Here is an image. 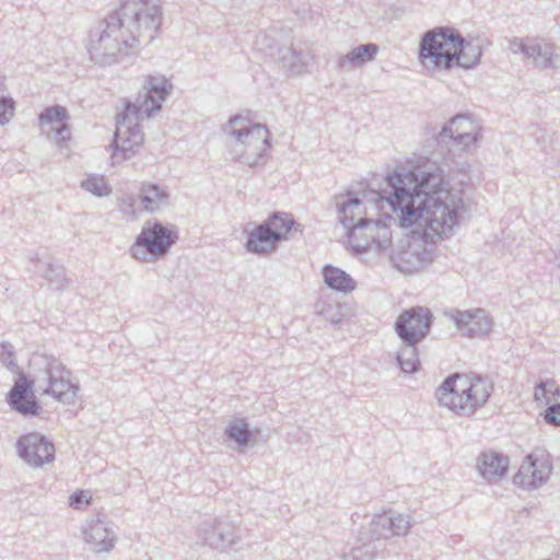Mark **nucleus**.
I'll return each mask as SVG.
<instances>
[{
  "mask_svg": "<svg viewBox=\"0 0 560 560\" xmlns=\"http://www.w3.org/2000/svg\"><path fill=\"white\" fill-rule=\"evenodd\" d=\"M139 199L142 210L155 212L167 202L168 194L155 184H148L141 187Z\"/></svg>",
  "mask_w": 560,
  "mask_h": 560,
  "instance_id": "27",
  "label": "nucleus"
},
{
  "mask_svg": "<svg viewBox=\"0 0 560 560\" xmlns=\"http://www.w3.org/2000/svg\"><path fill=\"white\" fill-rule=\"evenodd\" d=\"M510 459L494 450H487L477 456L476 467L479 475L489 483H495L508 472Z\"/></svg>",
  "mask_w": 560,
  "mask_h": 560,
  "instance_id": "20",
  "label": "nucleus"
},
{
  "mask_svg": "<svg viewBox=\"0 0 560 560\" xmlns=\"http://www.w3.org/2000/svg\"><path fill=\"white\" fill-rule=\"evenodd\" d=\"M551 258H549V261H552L557 265V267L560 269V246L556 248L550 249Z\"/></svg>",
  "mask_w": 560,
  "mask_h": 560,
  "instance_id": "44",
  "label": "nucleus"
},
{
  "mask_svg": "<svg viewBox=\"0 0 560 560\" xmlns=\"http://www.w3.org/2000/svg\"><path fill=\"white\" fill-rule=\"evenodd\" d=\"M493 381L479 374H452L435 390L441 406L459 417H472L489 400Z\"/></svg>",
  "mask_w": 560,
  "mask_h": 560,
  "instance_id": "4",
  "label": "nucleus"
},
{
  "mask_svg": "<svg viewBox=\"0 0 560 560\" xmlns=\"http://www.w3.org/2000/svg\"><path fill=\"white\" fill-rule=\"evenodd\" d=\"M118 210L129 217L137 215L136 198L132 195H124L118 202Z\"/></svg>",
  "mask_w": 560,
  "mask_h": 560,
  "instance_id": "38",
  "label": "nucleus"
},
{
  "mask_svg": "<svg viewBox=\"0 0 560 560\" xmlns=\"http://www.w3.org/2000/svg\"><path fill=\"white\" fill-rule=\"evenodd\" d=\"M413 525L410 515L389 510L373 516L369 524L370 535L383 542L394 536H406Z\"/></svg>",
  "mask_w": 560,
  "mask_h": 560,
  "instance_id": "18",
  "label": "nucleus"
},
{
  "mask_svg": "<svg viewBox=\"0 0 560 560\" xmlns=\"http://www.w3.org/2000/svg\"><path fill=\"white\" fill-rule=\"evenodd\" d=\"M224 434L228 440L236 443L240 448L248 446L253 436L247 422L243 419L231 421L226 425Z\"/></svg>",
  "mask_w": 560,
  "mask_h": 560,
  "instance_id": "30",
  "label": "nucleus"
},
{
  "mask_svg": "<svg viewBox=\"0 0 560 560\" xmlns=\"http://www.w3.org/2000/svg\"><path fill=\"white\" fill-rule=\"evenodd\" d=\"M431 324V311L424 306H413L397 317L395 331L401 342H421L429 334Z\"/></svg>",
  "mask_w": 560,
  "mask_h": 560,
  "instance_id": "15",
  "label": "nucleus"
},
{
  "mask_svg": "<svg viewBox=\"0 0 560 560\" xmlns=\"http://www.w3.org/2000/svg\"><path fill=\"white\" fill-rule=\"evenodd\" d=\"M544 420L548 424L560 427V404L550 405L544 412Z\"/></svg>",
  "mask_w": 560,
  "mask_h": 560,
  "instance_id": "40",
  "label": "nucleus"
},
{
  "mask_svg": "<svg viewBox=\"0 0 560 560\" xmlns=\"http://www.w3.org/2000/svg\"><path fill=\"white\" fill-rule=\"evenodd\" d=\"M534 399L536 401L545 402L546 405H549L552 401L551 397L547 395L544 381H541L535 386Z\"/></svg>",
  "mask_w": 560,
  "mask_h": 560,
  "instance_id": "42",
  "label": "nucleus"
},
{
  "mask_svg": "<svg viewBox=\"0 0 560 560\" xmlns=\"http://www.w3.org/2000/svg\"><path fill=\"white\" fill-rule=\"evenodd\" d=\"M415 224H417V222ZM418 224L424 228L423 238L425 241L429 240L430 244L428 245L427 243L424 244L422 242L416 241L409 243L406 248H400L390 254L392 264L397 270L401 271L402 273L418 272L421 269H423L428 264H430L433 260L435 240H441L445 236H448L457 226L455 225L452 229V231L447 234L430 235L427 233L429 229L424 224L423 220L418 221Z\"/></svg>",
  "mask_w": 560,
  "mask_h": 560,
  "instance_id": "12",
  "label": "nucleus"
},
{
  "mask_svg": "<svg viewBox=\"0 0 560 560\" xmlns=\"http://www.w3.org/2000/svg\"><path fill=\"white\" fill-rule=\"evenodd\" d=\"M445 315L455 324L462 335L469 338H482L492 330V319L482 308L450 310L445 312Z\"/></svg>",
  "mask_w": 560,
  "mask_h": 560,
  "instance_id": "17",
  "label": "nucleus"
},
{
  "mask_svg": "<svg viewBox=\"0 0 560 560\" xmlns=\"http://www.w3.org/2000/svg\"><path fill=\"white\" fill-rule=\"evenodd\" d=\"M50 132L52 133L51 137L58 144H62L70 139V129L67 122L58 125L57 127H51Z\"/></svg>",
  "mask_w": 560,
  "mask_h": 560,
  "instance_id": "39",
  "label": "nucleus"
},
{
  "mask_svg": "<svg viewBox=\"0 0 560 560\" xmlns=\"http://www.w3.org/2000/svg\"><path fill=\"white\" fill-rule=\"evenodd\" d=\"M454 27L439 26L427 31L420 40L419 59L427 69L450 70L455 66L456 39Z\"/></svg>",
  "mask_w": 560,
  "mask_h": 560,
  "instance_id": "8",
  "label": "nucleus"
},
{
  "mask_svg": "<svg viewBox=\"0 0 560 560\" xmlns=\"http://www.w3.org/2000/svg\"><path fill=\"white\" fill-rule=\"evenodd\" d=\"M456 60L455 66L469 69L479 63L482 47L478 38L466 40L460 33L456 39Z\"/></svg>",
  "mask_w": 560,
  "mask_h": 560,
  "instance_id": "25",
  "label": "nucleus"
},
{
  "mask_svg": "<svg viewBox=\"0 0 560 560\" xmlns=\"http://www.w3.org/2000/svg\"><path fill=\"white\" fill-rule=\"evenodd\" d=\"M10 97L5 84V77L0 74V101Z\"/></svg>",
  "mask_w": 560,
  "mask_h": 560,
  "instance_id": "45",
  "label": "nucleus"
},
{
  "mask_svg": "<svg viewBox=\"0 0 560 560\" xmlns=\"http://www.w3.org/2000/svg\"><path fill=\"white\" fill-rule=\"evenodd\" d=\"M135 49L127 34H124L121 23L114 12L97 22L90 30L88 50L91 59L102 66L118 62L120 57Z\"/></svg>",
  "mask_w": 560,
  "mask_h": 560,
  "instance_id": "7",
  "label": "nucleus"
},
{
  "mask_svg": "<svg viewBox=\"0 0 560 560\" xmlns=\"http://www.w3.org/2000/svg\"><path fill=\"white\" fill-rule=\"evenodd\" d=\"M284 36L280 31L270 30L256 37V46L268 55L282 69L290 74H299L306 66V54L300 44L283 42Z\"/></svg>",
  "mask_w": 560,
  "mask_h": 560,
  "instance_id": "10",
  "label": "nucleus"
},
{
  "mask_svg": "<svg viewBox=\"0 0 560 560\" xmlns=\"http://www.w3.org/2000/svg\"><path fill=\"white\" fill-rule=\"evenodd\" d=\"M173 89L172 83L163 74L148 75L143 84V93L136 100L126 101L124 110L117 114L114 152L112 163H120L132 158L144 141L140 121L160 112L162 103Z\"/></svg>",
  "mask_w": 560,
  "mask_h": 560,
  "instance_id": "3",
  "label": "nucleus"
},
{
  "mask_svg": "<svg viewBox=\"0 0 560 560\" xmlns=\"http://www.w3.org/2000/svg\"><path fill=\"white\" fill-rule=\"evenodd\" d=\"M176 238L162 223H145L130 248L131 256L139 261H155L170 250Z\"/></svg>",
  "mask_w": 560,
  "mask_h": 560,
  "instance_id": "11",
  "label": "nucleus"
},
{
  "mask_svg": "<svg viewBox=\"0 0 560 560\" xmlns=\"http://www.w3.org/2000/svg\"><path fill=\"white\" fill-rule=\"evenodd\" d=\"M418 343L419 342H402L401 348L397 352V362L405 373H415L419 369Z\"/></svg>",
  "mask_w": 560,
  "mask_h": 560,
  "instance_id": "29",
  "label": "nucleus"
},
{
  "mask_svg": "<svg viewBox=\"0 0 560 560\" xmlns=\"http://www.w3.org/2000/svg\"><path fill=\"white\" fill-rule=\"evenodd\" d=\"M527 45H528V38L525 42L522 38L514 37V38L510 39L509 49L513 54H523L525 56L526 55Z\"/></svg>",
  "mask_w": 560,
  "mask_h": 560,
  "instance_id": "41",
  "label": "nucleus"
},
{
  "mask_svg": "<svg viewBox=\"0 0 560 560\" xmlns=\"http://www.w3.org/2000/svg\"><path fill=\"white\" fill-rule=\"evenodd\" d=\"M28 377L20 373L7 395L12 410L22 416H36L40 406L34 390L71 405L75 401L79 385L71 382V371L55 355L42 352L32 354L28 361Z\"/></svg>",
  "mask_w": 560,
  "mask_h": 560,
  "instance_id": "2",
  "label": "nucleus"
},
{
  "mask_svg": "<svg viewBox=\"0 0 560 560\" xmlns=\"http://www.w3.org/2000/svg\"><path fill=\"white\" fill-rule=\"evenodd\" d=\"M280 234L270 231L267 224H258L247 232L245 248L250 254L266 256L277 250Z\"/></svg>",
  "mask_w": 560,
  "mask_h": 560,
  "instance_id": "21",
  "label": "nucleus"
},
{
  "mask_svg": "<svg viewBox=\"0 0 560 560\" xmlns=\"http://www.w3.org/2000/svg\"><path fill=\"white\" fill-rule=\"evenodd\" d=\"M15 103L12 97L0 101V125H5L14 115Z\"/></svg>",
  "mask_w": 560,
  "mask_h": 560,
  "instance_id": "37",
  "label": "nucleus"
},
{
  "mask_svg": "<svg viewBox=\"0 0 560 560\" xmlns=\"http://www.w3.org/2000/svg\"><path fill=\"white\" fill-rule=\"evenodd\" d=\"M377 51L378 46L376 44H361L348 54L340 56L338 58L337 66L342 70H353L357 67H362L366 62L374 60Z\"/></svg>",
  "mask_w": 560,
  "mask_h": 560,
  "instance_id": "23",
  "label": "nucleus"
},
{
  "mask_svg": "<svg viewBox=\"0 0 560 560\" xmlns=\"http://www.w3.org/2000/svg\"><path fill=\"white\" fill-rule=\"evenodd\" d=\"M392 210L401 226H411L423 220L430 235H443L459 224L466 212L462 190L443 183L440 173L418 172L397 167L388 173L378 190H348L337 199L339 221L349 232L359 221L380 217Z\"/></svg>",
  "mask_w": 560,
  "mask_h": 560,
  "instance_id": "1",
  "label": "nucleus"
},
{
  "mask_svg": "<svg viewBox=\"0 0 560 560\" xmlns=\"http://www.w3.org/2000/svg\"><path fill=\"white\" fill-rule=\"evenodd\" d=\"M553 56V47L550 44L540 43L537 39L528 38L525 57L533 60L536 66L549 67Z\"/></svg>",
  "mask_w": 560,
  "mask_h": 560,
  "instance_id": "28",
  "label": "nucleus"
},
{
  "mask_svg": "<svg viewBox=\"0 0 560 560\" xmlns=\"http://www.w3.org/2000/svg\"><path fill=\"white\" fill-rule=\"evenodd\" d=\"M68 118V110L60 105H55L47 107L40 115L39 120L42 124H58L61 125L66 122Z\"/></svg>",
  "mask_w": 560,
  "mask_h": 560,
  "instance_id": "34",
  "label": "nucleus"
},
{
  "mask_svg": "<svg viewBox=\"0 0 560 560\" xmlns=\"http://www.w3.org/2000/svg\"><path fill=\"white\" fill-rule=\"evenodd\" d=\"M552 472L550 454L542 448H536L523 460L518 471L513 477L515 486L524 490H534L547 483Z\"/></svg>",
  "mask_w": 560,
  "mask_h": 560,
  "instance_id": "14",
  "label": "nucleus"
},
{
  "mask_svg": "<svg viewBox=\"0 0 560 560\" xmlns=\"http://www.w3.org/2000/svg\"><path fill=\"white\" fill-rule=\"evenodd\" d=\"M396 219L389 214L372 217V220L359 221L357 226L347 232L348 243L358 254L382 253L392 245L390 224Z\"/></svg>",
  "mask_w": 560,
  "mask_h": 560,
  "instance_id": "9",
  "label": "nucleus"
},
{
  "mask_svg": "<svg viewBox=\"0 0 560 560\" xmlns=\"http://www.w3.org/2000/svg\"><path fill=\"white\" fill-rule=\"evenodd\" d=\"M19 456L34 468L43 467L55 458V446L45 435L31 432L18 439Z\"/></svg>",
  "mask_w": 560,
  "mask_h": 560,
  "instance_id": "16",
  "label": "nucleus"
},
{
  "mask_svg": "<svg viewBox=\"0 0 560 560\" xmlns=\"http://www.w3.org/2000/svg\"><path fill=\"white\" fill-rule=\"evenodd\" d=\"M92 495L86 490H78L69 497V505L75 510H83L89 506Z\"/></svg>",
  "mask_w": 560,
  "mask_h": 560,
  "instance_id": "36",
  "label": "nucleus"
},
{
  "mask_svg": "<svg viewBox=\"0 0 560 560\" xmlns=\"http://www.w3.org/2000/svg\"><path fill=\"white\" fill-rule=\"evenodd\" d=\"M43 277L47 280L48 284L57 290H63L68 284L65 268L55 262H47Z\"/></svg>",
  "mask_w": 560,
  "mask_h": 560,
  "instance_id": "32",
  "label": "nucleus"
},
{
  "mask_svg": "<svg viewBox=\"0 0 560 560\" xmlns=\"http://www.w3.org/2000/svg\"><path fill=\"white\" fill-rule=\"evenodd\" d=\"M84 540L95 553L109 552L116 542V535L101 520H92L83 529Z\"/></svg>",
  "mask_w": 560,
  "mask_h": 560,
  "instance_id": "22",
  "label": "nucleus"
},
{
  "mask_svg": "<svg viewBox=\"0 0 560 560\" xmlns=\"http://www.w3.org/2000/svg\"><path fill=\"white\" fill-rule=\"evenodd\" d=\"M547 395L551 397V400H557L560 396V386L555 380L544 381Z\"/></svg>",
  "mask_w": 560,
  "mask_h": 560,
  "instance_id": "43",
  "label": "nucleus"
},
{
  "mask_svg": "<svg viewBox=\"0 0 560 560\" xmlns=\"http://www.w3.org/2000/svg\"><path fill=\"white\" fill-rule=\"evenodd\" d=\"M81 187L97 197L107 196L112 191L105 178L97 175H91L82 180Z\"/></svg>",
  "mask_w": 560,
  "mask_h": 560,
  "instance_id": "33",
  "label": "nucleus"
},
{
  "mask_svg": "<svg viewBox=\"0 0 560 560\" xmlns=\"http://www.w3.org/2000/svg\"><path fill=\"white\" fill-rule=\"evenodd\" d=\"M329 319L332 322V323H336L339 320V312H335L331 317H329Z\"/></svg>",
  "mask_w": 560,
  "mask_h": 560,
  "instance_id": "46",
  "label": "nucleus"
},
{
  "mask_svg": "<svg viewBox=\"0 0 560 560\" xmlns=\"http://www.w3.org/2000/svg\"><path fill=\"white\" fill-rule=\"evenodd\" d=\"M384 550V542L370 535V529L361 532L359 545L349 553L343 555L345 560H373Z\"/></svg>",
  "mask_w": 560,
  "mask_h": 560,
  "instance_id": "24",
  "label": "nucleus"
},
{
  "mask_svg": "<svg viewBox=\"0 0 560 560\" xmlns=\"http://www.w3.org/2000/svg\"><path fill=\"white\" fill-rule=\"evenodd\" d=\"M322 275L324 283L336 292L347 294L357 287L355 280L349 273L332 265H325Z\"/></svg>",
  "mask_w": 560,
  "mask_h": 560,
  "instance_id": "26",
  "label": "nucleus"
},
{
  "mask_svg": "<svg viewBox=\"0 0 560 560\" xmlns=\"http://www.w3.org/2000/svg\"><path fill=\"white\" fill-rule=\"evenodd\" d=\"M479 129V125L469 115L458 114L442 128L435 140L450 152L459 153L476 143Z\"/></svg>",
  "mask_w": 560,
  "mask_h": 560,
  "instance_id": "13",
  "label": "nucleus"
},
{
  "mask_svg": "<svg viewBox=\"0 0 560 560\" xmlns=\"http://www.w3.org/2000/svg\"><path fill=\"white\" fill-rule=\"evenodd\" d=\"M0 362L12 373H23L18 363L15 362L14 348L10 342H2L0 345Z\"/></svg>",
  "mask_w": 560,
  "mask_h": 560,
  "instance_id": "35",
  "label": "nucleus"
},
{
  "mask_svg": "<svg viewBox=\"0 0 560 560\" xmlns=\"http://www.w3.org/2000/svg\"><path fill=\"white\" fill-rule=\"evenodd\" d=\"M261 223L267 224L270 231L279 233L281 243L288 238V234L294 225V219L290 213L276 211Z\"/></svg>",
  "mask_w": 560,
  "mask_h": 560,
  "instance_id": "31",
  "label": "nucleus"
},
{
  "mask_svg": "<svg viewBox=\"0 0 560 560\" xmlns=\"http://www.w3.org/2000/svg\"><path fill=\"white\" fill-rule=\"evenodd\" d=\"M231 159L250 167L265 161L271 148L270 132L261 124L235 115L222 128Z\"/></svg>",
  "mask_w": 560,
  "mask_h": 560,
  "instance_id": "5",
  "label": "nucleus"
},
{
  "mask_svg": "<svg viewBox=\"0 0 560 560\" xmlns=\"http://www.w3.org/2000/svg\"><path fill=\"white\" fill-rule=\"evenodd\" d=\"M198 534L213 549L224 550L236 541L235 526L228 518L203 520L199 524Z\"/></svg>",
  "mask_w": 560,
  "mask_h": 560,
  "instance_id": "19",
  "label": "nucleus"
},
{
  "mask_svg": "<svg viewBox=\"0 0 560 560\" xmlns=\"http://www.w3.org/2000/svg\"><path fill=\"white\" fill-rule=\"evenodd\" d=\"M135 48L148 46L159 33L163 10L159 0H121L113 11Z\"/></svg>",
  "mask_w": 560,
  "mask_h": 560,
  "instance_id": "6",
  "label": "nucleus"
}]
</instances>
